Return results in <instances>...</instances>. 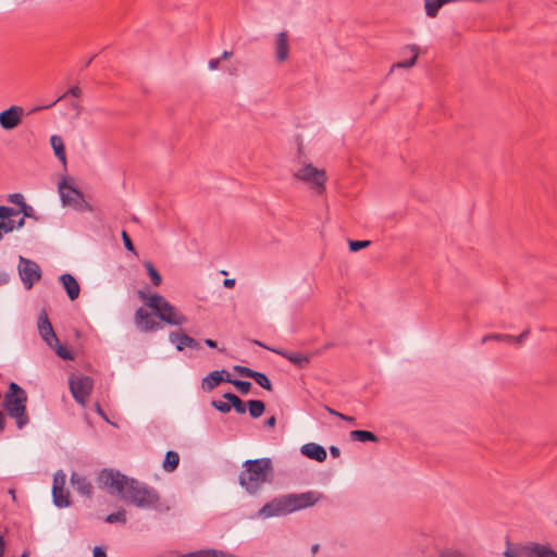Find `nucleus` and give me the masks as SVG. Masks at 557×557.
Wrapping results in <instances>:
<instances>
[{"label":"nucleus","instance_id":"13","mask_svg":"<svg viewBox=\"0 0 557 557\" xmlns=\"http://www.w3.org/2000/svg\"><path fill=\"white\" fill-rule=\"evenodd\" d=\"M37 327L42 341L48 346L52 347L54 344H59V338L57 337L52 324L45 310H42L38 317Z\"/></svg>","mask_w":557,"mask_h":557},{"label":"nucleus","instance_id":"36","mask_svg":"<svg viewBox=\"0 0 557 557\" xmlns=\"http://www.w3.org/2000/svg\"><path fill=\"white\" fill-rule=\"evenodd\" d=\"M232 384L243 395L248 394L251 389V383L249 381H242V380L236 379V380L232 381Z\"/></svg>","mask_w":557,"mask_h":557},{"label":"nucleus","instance_id":"50","mask_svg":"<svg viewBox=\"0 0 557 557\" xmlns=\"http://www.w3.org/2000/svg\"><path fill=\"white\" fill-rule=\"evenodd\" d=\"M94 557H107L106 550L102 547L96 546L92 550Z\"/></svg>","mask_w":557,"mask_h":557},{"label":"nucleus","instance_id":"25","mask_svg":"<svg viewBox=\"0 0 557 557\" xmlns=\"http://www.w3.org/2000/svg\"><path fill=\"white\" fill-rule=\"evenodd\" d=\"M451 2L454 0H424L425 13L429 17H435L444 4Z\"/></svg>","mask_w":557,"mask_h":557},{"label":"nucleus","instance_id":"6","mask_svg":"<svg viewBox=\"0 0 557 557\" xmlns=\"http://www.w3.org/2000/svg\"><path fill=\"white\" fill-rule=\"evenodd\" d=\"M59 193L64 206H71L79 212L92 210L91 205L85 200L83 193L65 181L59 184Z\"/></svg>","mask_w":557,"mask_h":557},{"label":"nucleus","instance_id":"12","mask_svg":"<svg viewBox=\"0 0 557 557\" xmlns=\"http://www.w3.org/2000/svg\"><path fill=\"white\" fill-rule=\"evenodd\" d=\"M134 321L137 329L145 333L156 332L162 329V324L158 322L153 315L143 307L136 310Z\"/></svg>","mask_w":557,"mask_h":557},{"label":"nucleus","instance_id":"38","mask_svg":"<svg viewBox=\"0 0 557 557\" xmlns=\"http://www.w3.org/2000/svg\"><path fill=\"white\" fill-rule=\"evenodd\" d=\"M212 406L222 413H227L232 409V405L230 401L225 403L222 400H213Z\"/></svg>","mask_w":557,"mask_h":557},{"label":"nucleus","instance_id":"58","mask_svg":"<svg viewBox=\"0 0 557 557\" xmlns=\"http://www.w3.org/2000/svg\"><path fill=\"white\" fill-rule=\"evenodd\" d=\"M233 55V52L232 51H223L222 55H221V60H226V59H230L231 57Z\"/></svg>","mask_w":557,"mask_h":557},{"label":"nucleus","instance_id":"26","mask_svg":"<svg viewBox=\"0 0 557 557\" xmlns=\"http://www.w3.org/2000/svg\"><path fill=\"white\" fill-rule=\"evenodd\" d=\"M406 49L410 51L411 58L409 60H407V61H399V62L395 63L392 69H395V67H398V69H409V67H412L416 64L418 55H419V48H418V46H416V45H408L406 47Z\"/></svg>","mask_w":557,"mask_h":557},{"label":"nucleus","instance_id":"5","mask_svg":"<svg viewBox=\"0 0 557 557\" xmlns=\"http://www.w3.org/2000/svg\"><path fill=\"white\" fill-rule=\"evenodd\" d=\"M294 177L306 183L317 195H322L325 191L326 173L311 163L305 164L296 171Z\"/></svg>","mask_w":557,"mask_h":557},{"label":"nucleus","instance_id":"33","mask_svg":"<svg viewBox=\"0 0 557 557\" xmlns=\"http://www.w3.org/2000/svg\"><path fill=\"white\" fill-rule=\"evenodd\" d=\"M67 95L78 98L82 95V89L78 86H73L65 94H63L61 97H59L54 102L44 106V107H37V108L33 109V112L38 111L40 109H49L52 106H54L59 100L66 97Z\"/></svg>","mask_w":557,"mask_h":557},{"label":"nucleus","instance_id":"24","mask_svg":"<svg viewBox=\"0 0 557 557\" xmlns=\"http://www.w3.org/2000/svg\"><path fill=\"white\" fill-rule=\"evenodd\" d=\"M50 143H51V146H52L55 157L63 164H65L66 163V154H65V147H64L63 139L58 135H53L50 138Z\"/></svg>","mask_w":557,"mask_h":557},{"label":"nucleus","instance_id":"16","mask_svg":"<svg viewBox=\"0 0 557 557\" xmlns=\"http://www.w3.org/2000/svg\"><path fill=\"white\" fill-rule=\"evenodd\" d=\"M289 57L288 34L281 32L276 35L275 40V59L277 62H285Z\"/></svg>","mask_w":557,"mask_h":557},{"label":"nucleus","instance_id":"46","mask_svg":"<svg viewBox=\"0 0 557 557\" xmlns=\"http://www.w3.org/2000/svg\"><path fill=\"white\" fill-rule=\"evenodd\" d=\"M18 213H23V218H33L34 216V209L32 206L25 203H22V207L20 210H17Z\"/></svg>","mask_w":557,"mask_h":557},{"label":"nucleus","instance_id":"3","mask_svg":"<svg viewBox=\"0 0 557 557\" xmlns=\"http://www.w3.org/2000/svg\"><path fill=\"white\" fill-rule=\"evenodd\" d=\"M137 295L141 300L147 301V306L162 322L170 325H183L187 322V317L181 313L163 296L158 294L148 296L141 289L138 290Z\"/></svg>","mask_w":557,"mask_h":557},{"label":"nucleus","instance_id":"20","mask_svg":"<svg viewBox=\"0 0 557 557\" xmlns=\"http://www.w3.org/2000/svg\"><path fill=\"white\" fill-rule=\"evenodd\" d=\"M71 480L78 493L90 497L92 494V485L86 478L73 473Z\"/></svg>","mask_w":557,"mask_h":557},{"label":"nucleus","instance_id":"45","mask_svg":"<svg viewBox=\"0 0 557 557\" xmlns=\"http://www.w3.org/2000/svg\"><path fill=\"white\" fill-rule=\"evenodd\" d=\"M8 200L20 208L22 207V203H25L23 195L18 193L9 195Z\"/></svg>","mask_w":557,"mask_h":557},{"label":"nucleus","instance_id":"59","mask_svg":"<svg viewBox=\"0 0 557 557\" xmlns=\"http://www.w3.org/2000/svg\"><path fill=\"white\" fill-rule=\"evenodd\" d=\"M5 428V419L2 414V412H0V432H2Z\"/></svg>","mask_w":557,"mask_h":557},{"label":"nucleus","instance_id":"30","mask_svg":"<svg viewBox=\"0 0 557 557\" xmlns=\"http://www.w3.org/2000/svg\"><path fill=\"white\" fill-rule=\"evenodd\" d=\"M248 410L253 419L261 417L265 410V405L262 400L251 399L247 401Z\"/></svg>","mask_w":557,"mask_h":557},{"label":"nucleus","instance_id":"22","mask_svg":"<svg viewBox=\"0 0 557 557\" xmlns=\"http://www.w3.org/2000/svg\"><path fill=\"white\" fill-rule=\"evenodd\" d=\"M53 504L59 508H64L70 505V494L65 488L52 486Z\"/></svg>","mask_w":557,"mask_h":557},{"label":"nucleus","instance_id":"53","mask_svg":"<svg viewBox=\"0 0 557 557\" xmlns=\"http://www.w3.org/2000/svg\"><path fill=\"white\" fill-rule=\"evenodd\" d=\"M276 424V418L274 416L270 417L267 421H265V425L268 428H274Z\"/></svg>","mask_w":557,"mask_h":557},{"label":"nucleus","instance_id":"43","mask_svg":"<svg viewBox=\"0 0 557 557\" xmlns=\"http://www.w3.org/2000/svg\"><path fill=\"white\" fill-rule=\"evenodd\" d=\"M65 474L62 471H59L54 474L53 478V486H58L60 488H64L65 485Z\"/></svg>","mask_w":557,"mask_h":557},{"label":"nucleus","instance_id":"29","mask_svg":"<svg viewBox=\"0 0 557 557\" xmlns=\"http://www.w3.org/2000/svg\"><path fill=\"white\" fill-rule=\"evenodd\" d=\"M180 463V456L176 451L169 450L163 460V469L168 472L174 471Z\"/></svg>","mask_w":557,"mask_h":557},{"label":"nucleus","instance_id":"40","mask_svg":"<svg viewBox=\"0 0 557 557\" xmlns=\"http://www.w3.org/2000/svg\"><path fill=\"white\" fill-rule=\"evenodd\" d=\"M370 245V240H349V249L352 252L359 251Z\"/></svg>","mask_w":557,"mask_h":557},{"label":"nucleus","instance_id":"62","mask_svg":"<svg viewBox=\"0 0 557 557\" xmlns=\"http://www.w3.org/2000/svg\"><path fill=\"white\" fill-rule=\"evenodd\" d=\"M319 548H320L319 544H314V545H312V547H311V552H312V554L318 553Z\"/></svg>","mask_w":557,"mask_h":557},{"label":"nucleus","instance_id":"23","mask_svg":"<svg viewBox=\"0 0 557 557\" xmlns=\"http://www.w3.org/2000/svg\"><path fill=\"white\" fill-rule=\"evenodd\" d=\"M532 557H557L556 550L549 545L531 542Z\"/></svg>","mask_w":557,"mask_h":557},{"label":"nucleus","instance_id":"11","mask_svg":"<svg viewBox=\"0 0 557 557\" xmlns=\"http://www.w3.org/2000/svg\"><path fill=\"white\" fill-rule=\"evenodd\" d=\"M24 116V109L21 106H11L0 112V126L5 131L17 127Z\"/></svg>","mask_w":557,"mask_h":557},{"label":"nucleus","instance_id":"61","mask_svg":"<svg viewBox=\"0 0 557 557\" xmlns=\"http://www.w3.org/2000/svg\"><path fill=\"white\" fill-rule=\"evenodd\" d=\"M326 410L330 414L335 416V417H338V414H342L341 412H338L330 407H326Z\"/></svg>","mask_w":557,"mask_h":557},{"label":"nucleus","instance_id":"18","mask_svg":"<svg viewBox=\"0 0 557 557\" xmlns=\"http://www.w3.org/2000/svg\"><path fill=\"white\" fill-rule=\"evenodd\" d=\"M301 453L310 459L322 462L326 459V450L315 443H308L301 447Z\"/></svg>","mask_w":557,"mask_h":557},{"label":"nucleus","instance_id":"64","mask_svg":"<svg viewBox=\"0 0 557 557\" xmlns=\"http://www.w3.org/2000/svg\"><path fill=\"white\" fill-rule=\"evenodd\" d=\"M228 74H230V75H236V74H237V69H236V67H234V69H232V70H228Z\"/></svg>","mask_w":557,"mask_h":557},{"label":"nucleus","instance_id":"32","mask_svg":"<svg viewBox=\"0 0 557 557\" xmlns=\"http://www.w3.org/2000/svg\"><path fill=\"white\" fill-rule=\"evenodd\" d=\"M144 267L147 270V273L151 280V283L154 286H159L162 283V277H161L160 273L156 270L153 264L150 261H145Z\"/></svg>","mask_w":557,"mask_h":557},{"label":"nucleus","instance_id":"7","mask_svg":"<svg viewBox=\"0 0 557 557\" xmlns=\"http://www.w3.org/2000/svg\"><path fill=\"white\" fill-rule=\"evenodd\" d=\"M69 384L73 398L84 405L91 394L94 380L87 375L71 376Z\"/></svg>","mask_w":557,"mask_h":557},{"label":"nucleus","instance_id":"57","mask_svg":"<svg viewBox=\"0 0 557 557\" xmlns=\"http://www.w3.org/2000/svg\"><path fill=\"white\" fill-rule=\"evenodd\" d=\"M205 344L210 348H216V342L213 339L208 338L205 341Z\"/></svg>","mask_w":557,"mask_h":557},{"label":"nucleus","instance_id":"49","mask_svg":"<svg viewBox=\"0 0 557 557\" xmlns=\"http://www.w3.org/2000/svg\"><path fill=\"white\" fill-rule=\"evenodd\" d=\"M529 333V329L524 330L519 336H513V341L511 343L521 344L528 337Z\"/></svg>","mask_w":557,"mask_h":557},{"label":"nucleus","instance_id":"42","mask_svg":"<svg viewBox=\"0 0 557 557\" xmlns=\"http://www.w3.org/2000/svg\"><path fill=\"white\" fill-rule=\"evenodd\" d=\"M440 557H467V555L458 549L448 548L442 550Z\"/></svg>","mask_w":557,"mask_h":557},{"label":"nucleus","instance_id":"51","mask_svg":"<svg viewBox=\"0 0 557 557\" xmlns=\"http://www.w3.org/2000/svg\"><path fill=\"white\" fill-rule=\"evenodd\" d=\"M338 418H339L341 420L347 421V422L352 423V424H355V423H356V419H355L354 417L346 416V414H344V413H343V414H338Z\"/></svg>","mask_w":557,"mask_h":557},{"label":"nucleus","instance_id":"41","mask_svg":"<svg viewBox=\"0 0 557 557\" xmlns=\"http://www.w3.org/2000/svg\"><path fill=\"white\" fill-rule=\"evenodd\" d=\"M233 370L237 374H239L242 376H245V377H249V379H251V376L255 373V370H252V369H250L248 367H244V366H234Z\"/></svg>","mask_w":557,"mask_h":557},{"label":"nucleus","instance_id":"14","mask_svg":"<svg viewBox=\"0 0 557 557\" xmlns=\"http://www.w3.org/2000/svg\"><path fill=\"white\" fill-rule=\"evenodd\" d=\"M293 511L313 506L319 500V495L313 492L287 495Z\"/></svg>","mask_w":557,"mask_h":557},{"label":"nucleus","instance_id":"17","mask_svg":"<svg viewBox=\"0 0 557 557\" xmlns=\"http://www.w3.org/2000/svg\"><path fill=\"white\" fill-rule=\"evenodd\" d=\"M59 280L63 288L65 289L69 298L71 300L77 299L81 293V287L77 280L70 273L62 274L59 277Z\"/></svg>","mask_w":557,"mask_h":557},{"label":"nucleus","instance_id":"35","mask_svg":"<svg viewBox=\"0 0 557 557\" xmlns=\"http://www.w3.org/2000/svg\"><path fill=\"white\" fill-rule=\"evenodd\" d=\"M106 522H108V523H115V522L125 523L126 522L125 510H119L116 512L108 515L106 518Z\"/></svg>","mask_w":557,"mask_h":557},{"label":"nucleus","instance_id":"34","mask_svg":"<svg viewBox=\"0 0 557 557\" xmlns=\"http://www.w3.org/2000/svg\"><path fill=\"white\" fill-rule=\"evenodd\" d=\"M488 341H497V342H512L513 336L509 334H488L482 337L481 343L484 344Z\"/></svg>","mask_w":557,"mask_h":557},{"label":"nucleus","instance_id":"48","mask_svg":"<svg viewBox=\"0 0 557 557\" xmlns=\"http://www.w3.org/2000/svg\"><path fill=\"white\" fill-rule=\"evenodd\" d=\"M220 61H221V59H220V58H215V59H211V60H209V62H208V67H209V70H210V71H215V70H218V69H219V66H220Z\"/></svg>","mask_w":557,"mask_h":557},{"label":"nucleus","instance_id":"15","mask_svg":"<svg viewBox=\"0 0 557 557\" xmlns=\"http://www.w3.org/2000/svg\"><path fill=\"white\" fill-rule=\"evenodd\" d=\"M170 342L175 345L178 351L184 350L185 348L190 349H199L200 344L193 338L191 336L183 333V332H172L170 334Z\"/></svg>","mask_w":557,"mask_h":557},{"label":"nucleus","instance_id":"10","mask_svg":"<svg viewBox=\"0 0 557 557\" xmlns=\"http://www.w3.org/2000/svg\"><path fill=\"white\" fill-rule=\"evenodd\" d=\"M253 343L267 350H270V351L285 358L286 360L292 362L294 366H296L298 369H305L309 364L311 357H312L311 354L307 355V354H304L300 351H289L286 349L271 348L259 341H253Z\"/></svg>","mask_w":557,"mask_h":557},{"label":"nucleus","instance_id":"28","mask_svg":"<svg viewBox=\"0 0 557 557\" xmlns=\"http://www.w3.org/2000/svg\"><path fill=\"white\" fill-rule=\"evenodd\" d=\"M223 397L231 403L232 407L237 413H245L247 410V403H244L237 395L233 393H225Z\"/></svg>","mask_w":557,"mask_h":557},{"label":"nucleus","instance_id":"27","mask_svg":"<svg viewBox=\"0 0 557 557\" xmlns=\"http://www.w3.org/2000/svg\"><path fill=\"white\" fill-rule=\"evenodd\" d=\"M351 441L357 442H377V436L366 430H354L349 434Z\"/></svg>","mask_w":557,"mask_h":557},{"label":"nucleus","instance_id":"37","mask_svg":"<svg viewBox=\"0 0 557 557\" xmlns=\"http://www.w3.org/2000/svg\"><path fill=\"white\" fill-rule=\"evenodd\" d=\"M16 214H18V211L14 208L0 206V220L4 221Z\"/></svg>","mask_w":557,"mask_h":557},{"label":"nucleus","instance_id":"4","mask_svg":"<svg viewBox=\"0 0 557 557\" xmlns=\"http://www.w3.org/2000/svg\"><path fill=\"white\" fill-rule=\"evenodd\" d=\"M26 403V392L18 384L14 382L10 383L8 392L4 395L3 407L9 416L16 420L18 429H22L28 423Z\"/></svg>","mask_w":557,"mask_h":557},{"label":"nucleus","instance_id":"63","mask_svg":"<svg viewBox=\"0 0 557 557\" xmlns=\"http://www.w3.org/2000/svg\"><path fill=\"white\" fill-rule=\"evenodd\" d=\"M97 411L102 416V417H106L104 412L102 411V409L100 408V405L97 404Z\"/></svg>","mask_w":557,"mask_h":557},{"label":"nucleus","instance_id":"1","mask_svg":"<svg viewBox=\"0 0 557 557\" xmlns=\"http://www.w3.org/2000/svg\"><path fill=\"white\" fill-rule=\"evenodd\" d=\"M99 486L107 487L111 494H119L126 503L138 508L157 509L160 495L156 488L129 479L117 470L103 469L98 475Z\"/></svg>","mask_w":557,"mask_h":557},{"label":"nucleus","instance_id":"21","mask_svg":"<svg viewBox=\"0 0 557 557\" xmlns=\"http://www.w3.org/2000/svg\"><path fill=\"white\" fill-rule=\"evenodd\" d=\"M224 372H225V370H221V371L215 370V371H212L211 373H209L202 380V388L208 392L215 388L222 382Z\"/></svg>","mask_w":557,"mask_h":557},{"label":"nucleus","instance_id":"2","mask_svg":"<svg viewBox=\"0 0 557 557\" xmlns=\"http://www.w3.org/2000/svg\"><path fill=\"white\" fill-rule=\"evenodd\" d=\"M273 473L270 458L246 460L239 474L240 486L249 494L259 492L264 483L271 482Z\"/></svg>","mask_w":557,"mask_h":557},{"label":"nucleus","instance_id":"52","mask_svg":"<svg viewBox=\"0 0 557 557\" xmlns=\"http://www.w3.org/2000/svg\"><path fill=\"white\" fill-rule=\"evenodd\" d=\"M223 285L226 288H233L235 286V280L234 278H225L223 282Z\"/></svg>","mask_w":557,"mask_h":557},{"label":"nucleus","instance_id":"47","mask_svg":"<svg viewBox=\"0 0 557 557\" xmlns=\"http://www.w3.org/2000/svg\"><path fill=\"white\" fill-rule=\"evenodd\" d=\"M15 228V221L11 219L4 220V226L2 228V236L7 233L12 232Z\"/></svg>","mask_w":557,"mask_h":557},{"label":"nucleus","instance_id":"39","mask_svg":"<svg viewBox=\"0 0 557 557\" xmlns=\"http://www.w3.org/2000/svg\"><path fill=\"white\" fill-rule=\"evenodd\" d=\"M55 352L63 360H73L74 359V355L66 347H64L62 345H59L55 348Z\"/></svg>","mask_w":557,"mask_h":557},{"label":"nucleus","instance_id":"60","mask_svg":"<svg viewBox=\"0 0 557 557\" xmlns=\"http://www.w3.org/2000/svg\"><path fill=\"white\" fill-rule=\"evenodd\" d=\"M25 224V218H21L16 223H15V228H21L23 227Z\"/></svg>","mask_w":557,"mask_h":557},{"label":"nucleus","instance_id":"31","mask_svg":"<svg viewBox=\"0 0 557 557\" xmlns=\"http://www.w3.org/2000/svg\"><path fill=\"white\" fill-rule=\"evenodd\" d=\"M251 379L258 384L260 385L262 388L271 392L273 389V385L270 381V379L262 372H258V371H255L253 375L251 376Z\"/></svg>","mask_w":557,"mask_h":557},{"label":"nucleus","instance_id":"55","mask_svg":"<svg viewBox=\"0 0 557 557\" xmlns=\"http://www.w3.org/2000/svg\"><path fill=\"white\" fill-rule=\"evenodd\" d=\"M234 380L235 379H232L231 374L225 370V372L223 373L222 382H227V383L232 384V381H234Z\"/></svg>","mask_w":557,"mask_h":557},{"label":"nucleus","instance_id":"19","mask_svg":"<svg viewBox=\"0 0 557 557\" xmlns=\"http://www.w3.org/2000/svg\"><path fill=\"white\" fill-rule=\"evenodd\" d=\"M506 557H532L531 542L524 545H510L508 544L505 550Z\"/></svg>","mask_w":557,"mask_h":557},{"label":"nucleus","instance_id":"44","mask_svg":"<svg viewBox=\"0 0 557 557\" xmlns=\"http://www.w3.org/2000/svg\"><path fill=\"white\" fill-rule=\"evenodd\" d=\"M122 239H123V244H124L125 248L128 251L135 252L134 244L126 231H122Z\"/></svg>","mask_w":557,"mask_h":557},{"label":"nucleus","instance_id":"56","mask_svg":"<svg viewBox=\"0 0 557 557\" xmlns=\"http://www.w3.org/2000/svg\"><path fill=\"white\" fill-rule=\"evenodd\" d=\"M5 552V542L2 535H0V556H2Z\"/></svg>","mask_w":557,"mask_h":557},{"label":"nucleus","instance_id":"54","mask_svg":"<svg viewBox=\"0 0 557 557\" xmlns=\"http://www.w3.org/2000/svg\"><path fill=\"white\" fill-rule=\"evenodd\" d=\"M330 453L333 457H338L341 455V450L338 447L336 446H331L330 447Z\"/></svg>","mask_w":557,"mask_h":557},{"label":"nucleus","instance_id":"9","mask_svg":"<svg viewBox=\"0 0 557 557\" xmlns=\"http://www.w3.org/2000/svg\"><path fill=\"white\" fill-rule=\"evenodd\" d=\"M290 512L292 509L289 506L288 497L287 495H285L278 498H274L271 502L264 504L260 508L258 516L265 519L275 516H284Z\"/></svg>","mask_w":557,"mask_h":557},{"label":"nucleus","instance_id":"8","mask_svg":"<svg viewBox=\"0 0 557 557\" xmlns=\"http://www.w3.org/2000/svg\"><path fill=\"white\" fill-rule=\"evenodd\" d=\"M18 274L26 289H30L41 277L39 265L35 261L24 257H20Z\"/></svg>","mask_w":557,"mask_h":557}]
</instances>
